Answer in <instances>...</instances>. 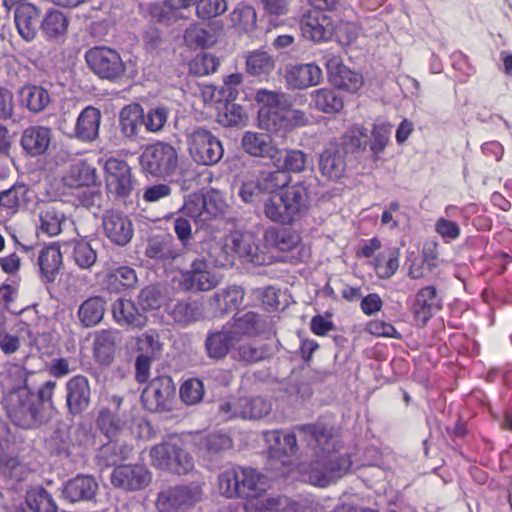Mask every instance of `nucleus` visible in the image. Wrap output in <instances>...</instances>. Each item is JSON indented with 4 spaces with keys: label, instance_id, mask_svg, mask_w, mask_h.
<instances>
[{
    "label": "nucleus",
    "instance_id": "2f4dec72",
    "mask_svg": "<svg viewBox=\"0 0 512 512\" xmlns=\"http://www.w3.org/2000/svg\"><path fill=\"white\" fill-rule=\"evenodd\" d=\"M97 169L86 160H80L72 164L63 176V183L66 187L81 189L90 188L97 184Z\"/></svg>",
    "mask_w": 512,
    "mask_h": 512
},
{
    "label": "nucleus",
    "instance_id": "49530a36",
    "mask_svg": "<svg viewBox=\"0 0 512 512\" xmlns=\"http://www.w3.org/2000/svg\"><path fill=\"white\" fill-rule=\"evenodd\" d=\"M226 326L239 341L243 336H253L259 332L260 316L249 311L240 317L234 316Z\"/></svg>",
    "mask_w": 512,
    "mask_h": 512
},
{
    "label": "nucleus",
    "instance_id": "f257e3e1",
    "mask_svg": "<svg viewBox=\"0 0 512 512\" xmlns=\"http://www.w3.org/2000/svg\"><path fill=\"white\" fill-rule=\"evenodd\" d=\"M294 430L309 453V459L300 465L307 482L326 487L350 471L351 455L343 451L341 435L334 425L318 420L296 425Z\"/></svg>",
    "mask_w": 512,
    "mask_h": 512
},
{
    "label": "nucleus",
    "instance_id": "473e14b6",
    "mask_svg": "<svg viewBox=\"0 0 512 512\" xmlns=\"http://www.w3.org/2000/svg\"><path fill=\"white\" fill-rule=\"evenodd\" d=\"M98 483L90 475H77L63 487V496L70 502L88 501L95 497Z\"/></svg>",
    "mask_w": 512,
    "mask_h": 512
},
{
    "label": "nucleus",
    "instance_id": "0eeeda50",
    "mask_svg": "<svg viewBox=\"0 0 512 512\" xmlns=\"http://www.w3.org/2000/svg\"><path fill=\"white\" fill-rule=\"evenodd\" d=\"M104 178L107 194L114 200L121 201L131 196L136 179L125 160L114 157L107 159Z\"/></svg>",
    "mask_w": 512,
    "mask_h": 512
},
{
    "label": "nucleus",
    "instance_id": "9d476101",
    "mask_svg": "<svg viewBox=\"0 0 512 512\" xmlns=\"http://www.w3.org/2000/svg\"><path fill=\"white\" fill-rule=\"evenodd\" d=\"M201 497L202 489L195 484L167 487L159 492L156 506L160 512H185Z\"/></svg>",
    "mask_w": 512,
    "mask_h": 512
},
{
    "label": "nucleus",
    "instance_id": "680f3d73",
    "mask_svg": "<svg viewBox=\"0 0 512 512\" xmlns=\"http://www.w3.org/2000/svg\"><path fill=\"white\" fill-rule=\"evenodd\" d=\"M202 208H204L205 221H208L223 215L227 203L219 191L212 190L202 195Z\"/></svg>",
    "mask_w": 512,
    "mask_h": 512
},
{
    "label": "nucleus",
    "instance_id": "13d9d810",
    "mask_svg": "<svg viewBox=\"0 0 512 512\" xmlns=\"http://www.w3.org/2000/svg\"><path fill=\"white\" fill-rule=\"evenodd\" d=\"M307 154L297 149H286L282 151V159L279 165H274L281 168L285 173H301L307 166Z\"/></svg>",
    "mask_w": 512,
    "mask_h": 512
},
{
    "label": "nucleus",
    "instance_id": "c756f323",
    "mask_svg": "<svg viewBox=\"0 0 512 512\" xmlns=\"http://www.w3.org/2000/svg\"><path fill=\"white\" fill-rule=\"evenodd\" d=\"M52 140V131L44 126H30L21 137V146L30 156L36 157L46 153Z\"/></svg>",
    "mask_w": 512,
    "mask_h": 512
},
{
    "label": "nucleus",
    "instance_id": "052dcab7",
    "mask_svg": "<svg viewBox=\"0 0 512 512\" xmlns=\"http://www.w3.org/2000/svg\"><path fill=\"white\" fill-rule=\"evenodd\" d=\"M145 255L151 259L173 260L179 253L173 248L171 240L153 238L146 247Z\"/></svg>",
    "mask_w": 512,
    "mask_h": 512
},
{
    "label": "nucleus",
    "instance_id": "a211bd4d",
    "mask_svg": "<svg viewBox=\"0 0 512 512\" xmlns=\"http://www.w3.org/2000/svg\"><path fill=\"white\" fill-rule=\"evenodd\" d=\"M102 225L106 237L118 246L127 245L133 238V222L123 211L106 210L102 216Z\"/></svg>",
    "mask_w": 512,
    "mask_h": 512
},
{
    "label": "nucleus",
    "instance_id": "39448f33",
    "mask_svg": "<svg viewBox=\"0 0 512 512\" xmlns=\"http://www.w3.org/2000/svg\"><path fill=\"white\" fill-rule=\"evenodd\" d=\"M4 407L11 422L20 428H32L40 415L36 397L27 389H19L4 398Z\"/></svg>",
    "mask_w": 512,
    "mask_h": 512
},
{
    "label": "nucleus",
    "instance_id": "0e129e2a",
    "mask_svg": "<svg viewBox=\"0 0 512 512\" xmlns=\"http://www.w3.org/2000/svg\"><path fill=\"white\" fill-rule=\"evenodd\" d=\"M135 350L137 356H147L156 359L161 351L158 335L154 331L146 332L136 338Z\"/></svg>",
    "mask_w": 512,
    "mask_h": 512
},
{
    "label": "nucleus",
    "instance_id": "a19ab883",
    "mask_svg": "<svg viewBox=\"0 0 512 512\" xmlns=\"http://www.w3.org/2000/svg\"><path fill=\"white\" fill-rule=\"evenodd\" d=\"M69 19L61 11L50 8L40 23V29L48 39H57L63 36L68 29Z\"/></svg>",
    "mask_w": 512,
    "mask_h": 512
},
{
    "label": "nucleus",
    "instance_id": "dca6fc26",
    "mask_svg": "<svg viewBox=\"0 0 512 512\" xmlns=\"http://www.w3.org/2000/svg\"><path fill=\"white\" fill-rule=\"evenodd\" d=\"M297 432L284 429L266 430L263 438L268 445V454L271 459L280 460L282 464H288L290 458L299 450Z\"/></svg>",
    "mask_w": 512,
    "mask_h": 512
},
{
    "label": "nucleus",
    "instance_id": "e2e57ef3",
    "mask_svg": "<svg viewBox=\"0 0 512 512\" xmlns=\"http://www.w3.org/2000/svg\"><path fill=\"white\" fill-rule=\"evenodd\" d=\"M179 394L185 404L195 405L204 397V384L199 378H189L181 384Z\"/></svg>",
    "mask_w": 512,
    "mask_h": 512
},
{
    "label": "nucleus",
    "instance_id": "c9c22d12",
    "mask_svg": "<svg viewBox=\"0 0 512 512\" xmlns=\"http://www.w3.org/2000/svg\"><path fill=\"white\" fill-rule=\"evenodd\" d=\"M237 342L238 339L225 325L220 331L208 334L205 341V347L210 358L222 359L229 353L231 348Z\"/></svg>",
    "mask_w": 512,
    "mask_h": 512
},
{
    "label": "nucleus",
    "instance_id": "e433bc0d",
    "mask_svg": "<svg viewBox=\"0 0 512 512\" xmlns=\"http://www.w3.org/2000/svg\"><path fill=\"white\" fill-rule=\"evenodd\" d=\"M30 189L25 184H16L0 193V207L7 215L13 216L25 208L30 201Z\"/></svg>",
    "mask_w": 512,
    "mask_h": 512
},
{
    "label": "nucleus",
    "instance_id": "c85d7f7f",
    "mask_svg": "<svg viewBox=\"0 0 512 512\" xmlns=\"http://www.w3.org/2000/svg\"><path fill=\"white\" fill-rule=\"evenodd\" d=\"M285 77L290 87L294 89H307L320 83L322 70L314 62L295 64L286 69Z\"/></svg>",
    "mask_w": 512,
    "mask_h": 512
},
{
    "label": "nucleus",
    "instance_id": "72a5a7b5",
    "mask_svg": "<svg viewBox=\"0 0 512 512\" xmlns=\"http://www.w3.org/2000/svg\"><path fill=\"white\" fill-rule=\"evenodd\" d=\"M137 282V274L133 268L119 266L106 273L103 286L109 293H122L134 288Z\"/></svg>",
    "mask_w": 512,
    "mask_h": 512
},
{
    "label": "nucleus",
    "instance_id": "6e6d98bb",
    "mask_svg": "<svg viewBox=\"0 0 512 512\" xmlns=\"http://www.w3.org/2000/svg\"><path fill=\"white\" fill-rule=\"evenodd\" d=\"M266 239L274 248L282 252H289L300 243L299 234L286 228L270 231Z\"/></svg>",
    "mask_w": 512,
    "mask_h": 512
},
{
    "label": "nucleus",
    "instance_id": "a878e982",
    "mask_svg": "<svg viewBox=\"0 0 512 512\" xmlns=\"http://www.w3.org/2000/svg\"><path fill=\"white\" fill-rule=\"evenodd\" d=\"M37 264L41 278L46 283H53L63 266L60 242L44 244L38 252Z\"/></svg>",
    "mask_w": 512,
    "mask_h": 512
},
{
    "label": "nucleus",
    "instance_id": "5fc2aeb1",
    "mask_svg": "<svg viewBox=\"0 0 512 512\" xmlns=\"http://www.w3.org/2000/svg\"><path fill=\"white\" fill-rule=\"evenodd\" d=\"M170 315L175 322L187 325L197 321L201 316V310L196 301L179 300L170 307Z\"/></svg>",
    "mask_w": 512,
    "mask_h": 512
},
{
    "label": "nucleus",
    "instance_id": "8fccbe9b",
    "mask_svg": "<svg viewBox=\"0 0 512 512\" xmlns=\"http://www.w3.org/2000/svg\"><path fill=\"white\" fill-rule=\"evenodd\" d=\"M200 450L209 454H218L232 448L233 441L229 434L222 431H211L200 434L197 439Z\"/></svg>",
    "mask_w": 512,
    "mask_h": 512
},
{
    "label": "nucleus",
    "instance_id": "4d7b16f0",
    "mask_svg": "<svg viewBox=\"0 0 512 512\" xmlns=\"http://www.w3.org/2000/svg\"><path fill=\"white\" fill-rule=\"evenodd\" d=\"M220 66V60L217 56L209 52L198 53L189 63L191 74L202 77L217 71Z\"/></svg>",
    "mask_w": 512,
    "mask_h": 512
},
{
    "label": "nucleus",
    "instance_id": "bf43d9fd",
    "mask_svg": "<svg viewBox=\"0 0 512 512\" xmlns=\"http://www.w3.org/2000/svg\"><path fill=\"white\" fill-rule=\"evenodd\" d=\"M265 194H273L288 187L291 182V176L285 173L281 168L275 171L261 173L259 176Z\"/></svg>",
    "mask_w": 512,
    "mask_h": 512
},
{
    "label": "nucleus",
    "instance_id": "9b49d317",
    "mask_svg": "<svg viewBox=\"0 0 512 512\" xmlns=\"http://www.w3.org/2000/svg\"><path fill=\"white\" fill-rule=\"evenodd\" d=\"M175 385L170 376L153 378L141 393V401L149 412H165L172 408Z\"/></svg>",
    "mask_w": 512,
    "mask_h": 512
},
{
    "label": "nucleus",
    "instance_id": "603ef678",
    "mask_svg": "<svg viewBox=\"0 0 512 512\" xmlns=\"http://www.w3.org/2000/svg\"><path fill=\"white\" fill-rule=\"evenodd\" d=\"M246 72L253 77H267L274 69L273 58L264 51H253L246 58Z\"/></svg>",
    "mask_w": 512,
    "mask_h": 512
},
{
    "label": "nucleus",
    "instance_id": "58836bf2",
    "mask_svg": "<svg viewBox=\"0 0 512 512\" xmlns=\"http://www.w3.org/2000/svg\"><path fill=\"white\" fill-rule=\"evenodd\" d=\"M105 305L101 296H92L83 301L77 311L81 326L91 328L99 324L105 314Z\"/></svg>",
    "mask_w": 512,
    "mask_h": 512
},
{
    "label": "nucleus",
    "instance_id": "b1692460",
    "mask_svg": "<svg viewBox=\"0 0 512 512\" xmlns=\"http://www.w3.org/2000/svg\"><path fill=\"white\" fill-rule=\"evenodd\" d=\"M346 152L336 142H329L319 156V170L328 180L337 181L346 170Z\"/></svg>",
    "mask_w": 512,
    "mask_h": 512
},
{
    "label": "nucleus",
    "instance_id": "de8ad7c7",
    "mask_svg": "<svg viewBox=\"0 0 512 512\" xmlns=\"http://www.w3.org/2000/svg\"><path fill=\"white\" fill-rule=\"evenodd\" d=\"M233 27L239 33H250L257 25V14L255 9L248 4L239 3L229 15Z\"/></svg>",
    "mask_w": 512,
    "mask_h": 512
},
{
    "label": "nucleus",
    "instance_id": "864d4df0",
    "mask_svg": "<svg viewBox=\"0 0 512 512\" xmlns=\"http://www.w3.org/2000/svg\"><path fill=\"white\" fill-rule=\"evenodd\" d=\"M21 100L33 112H40L49 104L50 96L46 89L36 85H26L22 88Z\"/></svg>",
    "mask_w": 512,
    "mask_h": 512
},
{
    "label": "nucleus",
    "instance_id": "37998d69",
    "mask_svg": "<svg viewBox=\"0 0 512 512\" xmlns=\"http://www.w3.org/2000/svg\"><path fill=\"white\" fill-rule=\"evenodd\" d=\"M71 248V258L81 269H90L97 261V253L86 239H73L69 242H63Z\"/></svg>",
    "mask_w": 512,
    "mask_h": 512
},
{
    "label": "nucleus",
    "instance_id": "3c124183",
    "mask_svg": "<svg viewBox=\"0 0 512 512\" xmlns=\"http://www.w3.org/2000/svg\"><path fill=\"white\" fill-rule=\"evenodd\" d=\"M126 458L127 455L124 448L111 440L98 449L95 461L97 466L103 470L121 465L120 463Z\"/></svg>",
    "mask_w": 512,
    "mask_h": 512
},
{
    "label": "nucleus",
    "instance_id": "09e8293b",
    "mask_svg": "<svg viewBox=\"0 0 512 512\" xmlns=\"http://www.w3.org/2000/svg\"><path fill=\"white\" fill-rule=\"evenodd\" d=\"M258 125L260 128L274 134L287 132L285 109L283 107L271 110L259 108Z\"/></svg>",
    "mask_w": 512,
    "mask_h": 512
},
{
    "label": "nucleus",
    "instance_id": "1a4fd4ad",
    "mask_svg": "<svg viewBox=\"0 0 512 512\" xmlns=\"http://www.w3.org/2000/svg\"><path fill=\"white\" fill-rule=\"evenodd\" d=\"M188 151L193 161L199 165L217 164L224 154L221 141L211 131L198 128L187 139Z\"/></svg>",
    "mask_w": 512,
    "mask_h": 512
},
{
    "label": "nucleus",
    "instance_id": "774afa93",
    "mask_svg": "<svg viewBox=\"0 0 512 512\" xmlns=\"http://www.w3.org/2000/svg\"><path fill=\"white\" fill-rule=\"evenodd\" d=\"M264 194L265 192L259 177L242 182L238 190L240 199L247 204L259 202Z\"/></svg>",
    "mask_w": 512,
    "mask_h": 512
},
{
    "label": "nucleus",
    "instance_id": "6ab92c4d",
    "mask_svg": "<svg viewBox=\"0 0 512 512\" xmlns=\"http://www.w3.org/2000/svg\"><path fill=\"white\" fill-rule=\"evenodd\" d=\"M123 398L113 395L110 398L111 407H103L96 418L97 429L109 439L118 437L126 427V415L121 412Z\"/></svg>",
    "mask_w": 512,
    "mask_h": 512
},
{
    "label": "nucleus",
    "instance_id": "f704fd0d",
    "mask_svg": "<svg viewBox=\"0 0 512 512\" xmlns=\"http://www.w3.org/2000/svg\"><path fill=\"white\" fill-rule=\"evenodd\" d=\"M16 512H57V506L50 493L42 487L27 491L25 500Z\"/></svg>",
    "mask_w": 512,
    "mask_h": 512
},
{
    "label": "nucleus",
    "instance_id": "aec40b11",
    "mask_svg": "<svg viewBox=\"0 0 512 512\" xmlns=\"http://www.w3.org/2000/svg\"><path fill=\"white\" fill-rule=\"evenodd\" d=\"M38 229L48 237H55L63 232L67 221L64 204L60 201H43L38 204Z\"/></svg>",
    "mask_w": 512,
    "mask_h": 512
},
{
    "label": "nucleus",
    "instance_id": "20e7f679",
    "mask_svg": "<svg viewBox=\"0 0 512 512\" xmlns=\"http://www.w3.org/2000/svg\"><path fill=\"white\" fill-rule=\"evenodd\" d=\"M150 458L155 468L177 475H186L194 469V459L179 438H170L154 445Z\"/></svg>",
    "mask_w": 512,
    "mask_h": 512
},
{
    "label": "nucleus",
    "instance_id": "f03ea898",
    "mask_svg": "<svg viewBox=\"0 0 512 512\" xmlns=\"http://www.w3.org/2000/svg\"><path fill=\"white\" fill-rule=\"evenodd\" d=\"M311 201V184L298 181L269 195L263 202V213L274 223L291 225L308 213Z\"/></svg>",
    "mask_w": 512,
    "mask_h": 512
},
{
    "label": "nucleus",
    "instance_id": "ea45409f",
    "mask_svg": "<svg viewBox=\"0 0 512 512\" xmlns=\"http://www.w3.org/2000/svg\"><path fill=\"white\" fill-rule=\"evenodd\" d=\"M390 136L391 124L385 122L373 123L370 138L368 140V146L371 152V161L373 163H378L382 160V154L390 142Z\"/></svg>",
    "mask_w": 512,
    "mask_h": 512
},
{
    "label": "nucleus",
    "instance_id": "c03bdc74",
    "mask_svg": "<svg viewBox=\"0 0 512 512\" xmlns=\"http://www.w3.org/2000/svg\"><path fill=\"white\" fill-rule=\"evenodd\" d=\"M400 252L395 248H388L378 253L372 262L373 269L380 279H389L399 269Z\"/></svg>",
    "mask_w": 512,
    "mask_h": 512
},
{
    "label": "nucleus",
    "instance_id": "ddd939ff",
    "mask_svg": "<svg viewBox=\"0 0 512 512\" xmlns=\"http://www.w3.org/2000/svg\"><path fill=\"white\" fill-rule=\"evenodd\" d=\"M323 60L329 81L335 87L350 93H356L362 88L364 84L362 74L344 65L339 55L326 54Z\"/></svg>",
    "mask_w": 512,
    "mask_h": 512
},
{
    "label": "nucleus",
    "instance_id": "5701e85b",
    "mask_svg": "<svg viewBox=\"0 0 512 512\" xmlns=\"http://www.w3.org/2000/svg\"><path fill=\"white\" fill-rule=\"evenodd\" d=\"M66 407L69 414L76 416L88 409L91 402V387L84 375H75L66 385Z\"/></svg>",
    "mask_w": 512,
    "mask_h": 512
},
{
    "label": "nucleus",
    "instance_id": "4be33fe9",
    "mask_svg": "<svg viewBox=\"0 0 512 512\" xmlns=\"http://www.w3.org/2000/svg\"><path fill=\"white\" fill-rule=\"evenodd\" d=\"M241 145L251 156L268 158L273 165H279L281 162L282 150L273 144L269 134L248 131L243 135Z\"/></svg>",
    "mask_w": 512,
    "mask_h": 512
},
{
    "label": "nucleus",
    "instance_id": "6e6552de",
    "mask_svg": "<svg viewBox=\"0 0 512 512\" xmlns=\"http://www.w3.org/2000/svg\"><path fill=\"white\" fill-rule=\"evenodd\" d=\"M142 168L157 177L171 176L178 166L177 150L170 144L156 142L148 145L140 156Z\"/></svg>",
    "mask_w": 512,
    "mask_h": 512
},
{
    "label": "nucleus",
    "instance_id": "338daca9",
    "mask_svg": "<svg viewBox=\"0 0 512 512\" xmlns=\"http://www.w3.org/2000/svg\"><path fill=\"white\" fill-rule=\"evenodd\" d=\"M227 9L226 0H199L196 2V14L202 20L215 18Z\"/></svg>",
    "mask_w": 512,
    "mask_h": 512
},
{
    "label": "nucleus",
    "instance_id": "412c9836",
    "mask_svg": "<svg viewBox=\"0 0 512 512\" xmlns=\"http://www.w3.org/2000/svg\"><path fill=\"white\" fill-rule=\"evenodd\" d=\"M100 122V110L89 105L80 112L75 126L70 131L66 130L63 123L60 124L59 128L70 137H74L82 142H92L98 137Z\"/></svg>",
    "mask_w": 512,
    "mask_h": 512
},
{
    "label": "nucleus",
    "instance_id": "423d86ee",
    "mask_svg": "<svg viewBox=\"0 0 512 512\" xmlns=\"http://www.w3.org/2000/svg\"><path fill=\"white\" fill-rule=\"evenodd\" d=\"M85 60L90 70L100 79L119 81L125 74L126 66L120 54L110 47L95 46L87 50Z\"/></svg>",
    "mask_w": 512,
    "mask_h": 512
},
{
    "label": "nucleus",
    "instance_id": "79ce46f5",
    "mask_svg": "<svg viewBox=\"0 0 512 512\" xmlns=\"http://www.w3.org/2000/svg\"><path fill=\"white\" fill-rule=\"evenodd\" d=\"M314 107L323 113L340 112L344 107L343 98L332 88H319L310 94Z\"/></svg>",
    "mask_w": 512,
    "mask_h": 512
},
{
    "label": "nucleus",
    "instance_id": "a18cd8bd",
    "mask_svg": "<svg viewBox=\"0 0 512 512\" xmlns=\"http://www.w3.org/2000/svg\"><path fill=\"white\" fill-rule=\"evenodd\" d=\"M143 109L139 105L125 106L120 112V130L124 137H135L143 125Z\"/></svg>",
    "mask_w": 512,
    "mask_h": 512
},
{
    "label": "nucleus",
    "instance_id": "4c0bfd02",
    "mask_svg": "<svg viewBox=\"0 0 512 512\" xmlns=\"http://www.w3.org/2000/svg\"><path fill=\"white\" fill-rule=\"evenodd\" d=\"M116 352V333L101 330L96 333L93 341V356L95 361L103 366L110 365Z\"/></svg>",
    "mask_w": 512,
    "mask_h": 512
},
{
    "label": "nucleus",
    "instance_id": "393cba45",
    "mask_svg": "<svg viewBox=\"0 0 512 512\" xmlns=\"http://www.w3.org/2000/svg\"><path fill=\"white\" fill-rule=\"evenodd\" d=\"M441 309V299L435 286L429 285L421 288L415 295L411 304V311L415 321L424 326L433 314Z\"/></svg>",
    "mask_w": 512,
    "mask_h": 512
},
{
    "label": "nucleus",
    "instance_id": "f3484780",
    "mask_svg": "<svg viewBox=\"0 0 512 512\" xmlns=\"http://www.w3.org/2000/svg\"><path fill=\"white\" fill-rule=\"evenodd\" d=\"M110 480L116 488L125 491H139L150 484L152 475L145 465L122 464L113 469Z\"/></svg>",
    "mask_w": 512,
    "mask_h": 512
},
{
    "label": "nucleus",
    "instance_id": "7ed1b4c3",
    "mask_svg": "<svg viewBox=\"0 0 512 512\" xmlns=\"http://www.w3.org/2000/svg\"><path fill=\"white\" fill-rule=\"evenodd\" d=\"M217 486L226 498H256L266 490L265 477L252 467L233 466L218 475Z\"/></svg>",
    "mask_w": 512,
    "mask_h": 512
},
{
    "label": "nucleus",
    "instance_id": "cd10ccee",
    "mask_svg": "<svg viewBox=\"0 0 512 512\" xmlns=\"http://www.w3.org/2000/svg\"><path fill=\"white\" fill-rule=\"evenodd\" d=\"M245 290L239 285H229L215 292L209 299V306L218 316L238 310L243 304Z\"/></svg>",
    "mask_w": 512,
    "mask_h": 512
},
{
    "label": "nucleus",
    "instance_id": "bb28decb",
    "mask_svg": "<svg viewBox=\"0 0 512 512\" xmlns=\"http://www.w3.org/2000/svg\"><path fill=\"white\" fill-rule=\"evenodd\" d=\"M41 9L32 3L17 5L14 21L19 35L27 42L35 39L40 28Z\"/></svg>",
    "mask_w": 512,
    "mask_h": 512
},
{
    "label": "nucleus",
    "instance_id": "4468645a",
    "mask_svg": "<svg viewBox=\"0 0 512 512\" xmlns=\"http://www.w3.org/2000/svg\"><path fill=\"white\" fill-rule=\"evenodd\" d=\"M300 28L303 36L315 43L329 42L336 34L335 24L324 10H308L302 15Z\"/></svg>",
    "mask_w": 512,
    "mask_h": 512
},
{
    "label": "nucleus",
    "instance_id": "2eb2a0df",
    "mask_svg": "<svg viewBox=\"0 0 512 512\" xmlns=\"http://www.w3.org/2000/svg\"><path fill=\"white\" fill-rule=\"evenodd\" d=\"M272 409L271 403L260 396L239 397L221 405L227 419L257 420L267 416Z\"/></svg>",
    "mask_w": 512,
    "mask_h": 512
},
{
    "label": "nucleus",
    "instance_id": "f8f14e48",
    "mask_svg": "<svg viewBox=\"0 0 512 512\" xmlns=\"http://www.w3.org/2000/svg\"><path fill=\"white\" fill-rule=\"evenodd\" d=\"M176 281L180 290L193 293L209 291L219 284V279L209 271L208 263L203 257L195 258L189 269L180 271Z\"/></svg>",
    "mask_w": 512,
    "mask_h": 512
},
{
    "label": "nucleus",
    "instance_id": "69168bd1",
    "mask_svg": "<svg viewBox=\"0 0 512 512\" xmlns=\"http://www.w3.org/2000/svg\"><path fill=\"white\" fill-rule=\"evenodd\" d=\"M234 101H225L223 109H219L217 121L226 127H232L240 124L244 119L243 109Z\"/></svg>",
    "mask_w": 512,
    "mask_h": 512
},
{
    "label": "nucleus",
    "instance_id": "7c9ffc66",
    "mask_svg": "<svg viewBox=\"0 0 512 512\" xmlns=\"http://www.w3.org/2000/svg\"><path fill=\"white\" fill-rule=\"evenodd\" d=\"M114 320L120 325L141 329L147 323V316L143 309H139L130 299H117L112 306Z\"/></svg>",
    "mask_w": 512,
    "mask_h": 512
}]
</instances>
